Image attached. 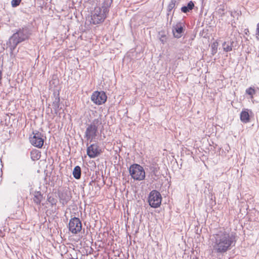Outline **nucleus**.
Returning a JSON list of instances; mask_svg holds the SVG:
<instances>
[{"label":"nucleus","mask_w":259,"mask_h":259,"mask_svg":"<svg viewBox=\"0 0 259 259\" xmlns=\"http://www.w3.org/2000/svg\"><path fill=\"white\" fill-rule=\"evenodd\" d=\"M194 8V4L193 2L190 1L187 6H183L181 8V11L184 13H187L191 11Z\"/></svg>","instance_id":"nucleus-16"},{"label":"nucleus","mask_w":259,"mask_h":259,"mask_svg":"<svg viewBox=\"0 0 259 259\" xmlns=\"http://www.w3.org/2000/svg\"><path fill=\"white\" fill-rule=\"evenodd\" d=\"M112 3L113 0H103V3H102V6L100 7V9L107 14H108Z\"/></svg>","instance_id":"nucleus-14"},{"label":"nucleus","mask_w":259,"mask_h":259,"mask_svg":"<svg viewBox=\"0 0 259 259\" xmlns=\"http://www.w3.org/2000/svg\"><path fill=\"white\" fill-rule=\"evenodd\" d=\"M176 0H171L167 7V11L170 12L175 7Z\"/></svg>","instance_id":"nucleus-22"},{"label":"nucleus","mask_w":259,"mask_h":259,"mask_svg":"<svg viewBox=\"0 0 259 259\" xmlns=\"http://www.w3.org/2000/svg\"><path fill=\"white\" fill-rule=\"evenodd\" d=\"M30 34L31 31L28 27L24 26L17 29L10 37L7 43L10 50L11 54L13 53L19 44L27 40Z\"/></svg>","instance_id":"nucleus-2"},{"label":"nucleus","mask_w":259,"mask_h":259,"mask_svg":"<svg viewBox=\"0 0 259 259\" xmlns=\"http://www.w3.org/2000/svg\"><path fill=\"white\" fill-rule=\"evenodd\" d=\"M102 124V118L100 115L94 119L91 124L87 127L84 137L90 142H92L97 136L98 128Z\"/></svg>","instance_id":"nucleus-3"},{"label":"nucleus","mask_w":259,"mask_h":259,"mask_svg":"<svg viewBox=\"0 0 259 259\" xmlns=\"http://www.w3.org/2000/svg\"><path fill=\"white\" fill-rule=\"evenodd\" d=\"M225 9L224 6H220L219 8L218 9L217 12L222 16L225 15Z\"/></svg>","instance_id":"nucleus-24"},{"label":"nucleus","mask_w":259,"mask_h":259,"mask_svg":"<svg viewBox=\"0 0 259 259\" xmlns=\"http://www.w3.org/2000/svg\"><path fill=\"white\" fill-rule=\"evenodd\" d=\"M33 137H30V142L34 146L40 148L44 145V140L42 134L39 132H33Z\"/></svg>","instance_id":"nucleus-9"},{"label":"nucleus","mask_w":259,"mask_h":259,"mask_svg":"<svg viewBox=\"0 0 259 259\" xmlns=\"http://www.w3.org/2000/svg\"><path fill=\"white\" fill-rule=\"evenodd\" d=\"M60 202L63 205L66 204L71 198L70 192L65 190L59 193Z\"/></svg>","instance_id":"nucleus-11"},{"label":"nucleus","mask_w":259,"mask_h":259,"mask_svg":"<svg viewBox=\"0 0 259 259\" xmlns=\"http://www.w3.org/2000/svg\"><path fill=\"white\" fill-rule=\"evenodd\" d=\"M87 151L88 155L91 158L96 157L100 154L101 151L97 144H91L87 148Z\"/></svg>","instance_id":"nucleus-10"},{"label":"nucleus","mask_w":259,"mask_h":259,"mask_svg":"<svg viewBox=\"0 0 259 259\" xmlns=\"http://www.w3.org/2000/svg\"><path fill=\"white\" fill-rule=\"evenodd\" d=\"M30 156L33 161L37 160L40 157V152L36 149L32 150L30 152Z\"/></svg>","instance_id":"nucleus-19"},{"label":"nucleus","mask_w":259,"mask_h":259,"mask_svg":"<svg viewBox=\"0 0 259 259\" xmlns=\"http://www.w3.org/2000/svg\"><path fill=\"white\" fill-rule=\"evenodd\" d=\"M165 37V36L164 35H161V37L160 38V41L163 43L164 44L165 41V39H164V38Z\"/></svg>","instance_id":"nucleus-29"},{"label":"nucleus","mask_w":259,"mask_h":259,"mask_svg":"<svg viewBox=\"0 0 259 259\" xmlns=\"http://www.w3.org/2000/svg\"><path fill=\"white\" fill-rule=\"evenodd\" d=\"M106 100L107 96L103 91L94 92L91 96V100L97 105H101L104 103Z\"/></svg>","instance_id":"nucleus-8"},{"label":"nucleus","mask_w":259,"mask_h":259,"mask_svg":"<svg viewBox=\"0 0 259 259\" xmlns=\"http://www.w3.org/2000/svg\"><path fill=\"white\" fill-rule=\"evenodd\" d=\"M48 201L52 205H55L57 202V200L51 196L48 197Z\"/></svg>","instance_id":"nucleus-25"},{"label":"nucleus","mask_w":259,"mask_h":259,"mask_svg":"<svg viewBox=\"0 0 259 259\" xmlns=\"http://www.w3.org/2000/svg\"><path fill=\"white\" fill-rule=\"evenodd\" d=\"M256 34L259 35V23L257 24Z\"/></svg>","instance_id":"nucleus-30"},{"label":"nucleus","mask_w":259,"mask_h":259,"mask_svg":"<svg viewBox=\"0 0 259 259\" xmlns=\"http://www.w3.org/2000/svg\"><path fill=\"white\" fill-rule=\"evenodd\" d=\"M161 199L160 193L155 190L151 191L148 196L149 204L153 208H157L160 205Z\"/></svg>","instance_id":"nucleus-6"},{"label":"nucleus","mask_w":259,"mask_h":259,"mask_svg":"<svg viewBox=\"0 0 259 259\" xmlns=\"http://www.w3.org/2000/svg\"><path fill=\"white\" fill-rule=\"evenodd\" d=\"M240 120L243 123H248L250 121L249 110H242L240 113Z\"/></svg>","instance_id":"nucleus-15"},{"label":"nucleus","mask_w":259,"mask_h":259,"mask_svg":"<svg viewBox=\"0 0 259 259\" xmlns=\"http://www.w3.org/2000/svg\"><path fill=\"white\" fill-rule=\"evenodd\" d=\"M152 171V174L154 175L155 176H157V173L158 172V169L156 167H153L151 168Z\"/></svg>","instance_id":"nucleus-28"},{"label":"nucleus","mask_w":259,"mask_h":259,"mask_svg":"<svg viewBox=\"0 0 259 259\" xmlns=\"http://www.w3.org/2000/svg\"><path fill=\"white\" fill-rule=\"evenodd\" d=\"M81 168L79 166H76L73 170V176L76 179H79L81 177Z\"/></svg>","instance_id":"nucleus-20"},{"label":"nucleus","mask_w":259,"mask_h":259,"mask_svg":"<svg viewBox=\"0 0 259 259\" xmlns=\"http://www.w3.org/2000/svg\"><path fill=\"white\" fill-rule=\"evenodd\" d=\"M233 41H225L223 44V50L225 52H228L232 50Z\"/></svg>","instance_id":"nucleus-18"},{"label":"nucleus","mask_w":259,"mask_h":259,"mask_svg":"<svg viewBox=\"0 0 259 259\" xmlns=\"http://www.w3.org/2000/svg\"><path fill=\"white\" fill-rule=\"evenodd\" d=\"M33 198V202L37 205L40 204L42 199V194L40 191H36L34 193Z\"/></svg>","instance_id":"nucleus-17"},{"label":"nucleus","mask_w":259,"mask_h":259,"mask_svg":"<svg viewBox=\"0 0 259 259\" xmlns=\"http://www.w3.org/2000/svg\"><path fill=\"white\" fill-rule=\"evenodd\" d=\"M211 241L214 252L223 254L235 246L236 236L235 233L222 229L212 235Z\"/></svg>","instance_id":"nucleus-1"},{"label":"nucleus","mask_w":259,"mask_h":259,"mask_svg":"<svg viewBox=\"0 0 259 259\" xmlns=\"http://www.w3.org/2000/svg\"><path fill=\"white\" fill-rule=\"evenodd\" d=\"M68 229L69 231L74 234L80 232L82 229V224L80 219L76 217L71 218L69 222Z\"/></svg>","instance_id":"nucleus-7"},{"label":"nucleus","mask_w":259,"mask_h":259,"mask_svg":"<svg viewBox=\"0 0 259 259\" xmlns=\"http://www.w3.org/2000/svg\"><path fill=\"white\" fill-rule=\"evenodd\" d=\"M246 93L250 96L251 98H253V95L255 94V91L254 89L250 87L246 90Z\"/></svg>","instance_id":"nucleus-23"},{"label":"nucleus","mask_w":259,"mask_h":259,"mask_svg":"<svg viewBox=\"0 0 259 259\" xmlns=\"http://www.w3.org/2000/svg\"><path fill=\"white\" fill-rule=\"evenodd\" d=\"M129 172L132 178L137 181H142L145 178V172L143 167L138 164H134L130 166Z\"/></svg>","instance_id":"nucleus-4"},{"label":"nucleus","mask_w":259,"mask_h":259,"mask_svg":"<svg viewBox=\"0 0 259 259\" xmlns=\"http://www.w3.org/2000/svg\"><path fill=\"white\" fill-rule=\"evenodd\" d=\"M107 15L100 9V7H96L92 12L91 21L94 24L102 23L107 17Z\"/></svg>","instance_id":"nucleus-5"},{"label":"nucleus","mask_w":259,"mask_h":259,"mask_svg":"<svg viewBox=\"0 0 259 259\" xmlns=\"http://www.w3.org/2000/svg\"><path fill=\"white\" fill-rule=\"evenodd\" d=\"M22 175H23V174L21 171H19V172H16L14 175L15 179H16V180L20 179L22 177Z\"/></svg>","instance_id":"nucleus-27"},{"label":"nucleus","mask_w":259,"mask_h":259,"mask_svg":"<svg viewBox=\"0 0 259 259\" xmlns=\"http://www.w3.org/2000/svg\"><path fill=\"white\" fill-rule=\"evenodd\" d=\"M218 42L217 41L213 42L211 46V54L212 55L215 54L218 51Z\"/></svg>","instance_id":"nucleus-21"},{"label":"nucleus","mask_w":259,"mask_h":259,"mask_svg":"<svg viewBox=\"0 0 259 259\" xmlns=\"http://www.w3.org/2000/svg\"><path fill=\"white\" fill-rule=\"evenodd\" d=\"M172 33L175 37L179 38L182 36L181 34L184 31V28L182 26L181 23H178L172 27Z\"/></svg>","instance_id":"nucleus-13"},{"label":"nucleus","mask_w":259,"mask_h":259,"mask_svg":"<svg viewBox=\"0 0 259 259\" xmlns=\"http://www.w3.org/2000/svg\"><path fill=\"white\" fill-rule=\"evenodd\" d=\"M21 0H12L11 5L13 7H16L19 5Z\"/></svg>","instance_id":"nucleus-26"},{"label":"nucleus","mask_w":259,"mask_h":259,"mask_svg":"<svg viewBox=\"0 0 259 259\" xmlns=\"http://www.w3.org/2000/svg\"><path fill=\"white\" fill-rule=\"evenodd\" d=\"M54 99L53 101L52 106L56 114H57L60 110V99L59 92H54L53 94Z\"/></svg>","instance_id":"nucleus-12"}]
</instances>
